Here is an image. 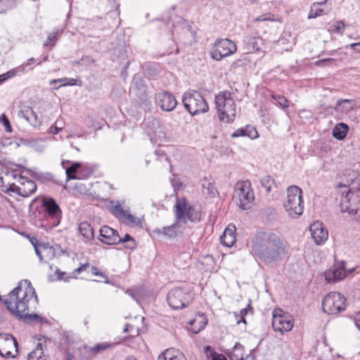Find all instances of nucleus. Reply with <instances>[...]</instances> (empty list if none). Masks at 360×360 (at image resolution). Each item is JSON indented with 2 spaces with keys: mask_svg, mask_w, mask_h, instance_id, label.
<instances>
[{
  "mask_svg": "<svg viewBox=\"0 0 360 360\" xmlns=\"http://www.w3.org/2000/svg\"><path fill=\"white\" fill-rule=\"evenodd\" d=\"M1 300L13 315L27 323L34 321L41 323L43 318L37 314H30V307L35 306L37 296L30 281H20L8 296Z\"/></svg>",
  "mask_w": 360,
  "mask_h": 360,
  "instance_id": "1",
  "label": "nucleus"
},
{
  "mask_svg": "<svg viewBox=\"0 0 360 360\" xmlns=\"http://www.w3.org/2000/svg\"><path fill=\"white\" fill-rule=\"evenodd\" d=\"M251 243V252L266 264L281 262L288 252L286 243L273 231H257Z\"/></svg>",
  "mask_w": 360,
  "mask_h": 360,
  "instance_id": "2",
  "label": "nucleus"
},
{
  "mask_svg": "<svg viewBox=\"0 0 360 360\" xmlns=\"http://www.w3.org/2000/svg\"><path fill=\"white\" fill-rule=\"evenodd\" d=\"M174 208L176 223L165 226L162 229L155 230V232L162 234L167 238H173L176 236V228L179 224H186L187 221L197 222L200 220L199 212L195 211L194 207L190 205L184 198L177 199Z\"/></svg>",
  "mask_w": 360,
  "mask_h": 360,
  "instance_id": "3",
  "label": "nucleus"
},
{
  "mask_svg": "<svg viewBox=\"0 0 360 360\" xmlns=\"http://www.w3.org/2000/svg\"><path fill=\"white\" fill-rule=\"evenodd\" d=\"M214 101L219 120L225 123L232 122L236 115V105L231 93L229 91H220Z\"/></svg>",
  "mask_w": 360,
  "mask_h": 360,
  "instance_id": "4",
  "label": "nucleus"
},
{
  "mask_svg": "<svg viewBox=\"0 0 360 360\" xmlns=\"http://www.w3.org/2000/svg\"><path fill=\"white\" fill-rule=\"evenodd\" d=\"M302 193L301 188L297 186H290L287 189V199L283 206L288 216L292 218H297L303 213Z\"/></svg>",
  "mask_w": 360,
  "mask_h": 360,
  "instance_id": "5",
  "label": "nucleus"
},
{
  "mask_svg": "<svg viewBox=\"0 0 360 360\" xmlns=\"http://www.w3.org/2000/svg\"><path fill=\"white\" fill-rule=\"evenodd\" d=\"M182 103L191 115L205 113L209 110V105L205 99L195 90L185 92L182 96Z\"/></svg>",
  "mask_w": 360,
  "mask_h": 360,
  "instance_id": "6",
  "label": "nucleus"
},
{
  "mask_svg": "<svg viewBox=\"0 0 360 360\" xmlns=\"http://www.w3.org/2000/svg\"><path fill=\"white\" fill-rule=\"evenodd\" d=\"M340 195V207L342 212L355 215L360 210V188L336 191Z\"/></svg>",
  "mask_w": 360,
  "mask_h": 360,
  "instance_id": "7",
  "label": "nucleus"
},
{
  "mask_svg": "<svg viewBox=\"0 0 360 360\" xmlns=\"http://www.w3.org/2000/svg\"><path fill=\"white\" fill-rule=\"evenodd\" d=\"M233 198L238 206L243 210L250 209L253 205L255 195L250 181L238 182L234 189Z\"/></svg>",
  "mask_w": 360,
  "mask_h": 360,
  "instance_id": "8",
  "label": "nucleus"
},
{
  "mask_svg": "<svg viewBox=\"0 0 360 360\" xmlns=\"http://www.w3.org/2000/svg\"><path fill=\"white\" fill-rule=\"evenodd\" d=\"M236 51L237 46L233 41L229 39H217L210 51V55L213 60L220 61Z\"/></svg>",
  "mask_w": 360,
  "mask_h": 360,
  "instance_id": "9",
  "label": "nucleus"
},
{
  "mask_svg": "<svg viewBox=\"0 0 360 360\" xmlns=\"http://www.w3.org/2000/svg\"><path fill=\"white\" fill-rule=\"evenodd\" d=\"M193 294L188 289L175 288L167 294V302L174 309H181L187 307L193 300Z\"/></svg>",
  "mask_w": 360,
  "mask_h": 360,
  "instance_id": "10",
  "label": "nucleus"
},
{
  "mask_svg": "<svg viewBox=\"0 0 360 360\" xmlns=\"http://www.w3.org/2000/svg\"><path fill=\"white\" fill-rule=\"evenodd\" d=\"M346 298L339 292H330L322 300V308L325 313L337 314L346 308Z\"/></svg>",
  "mask_w": 360,
  "mask_h": 360,
  "instance_id": "11",
  "label": "nucleus"
},
{
  "mask_svg": "<svg viewBox=\"0 0 360 360\" xmlns=\"http://www.w3.org/2000/svg\"><path fill=\"white\" fill-rule=\"evenodd\" d=\"M271 324L275 331L283 334L292 330L294 326V319L289 314L282 312L281 309H275L273 311Z\"/></svg>",
  "mask_w": 360,
  "mask_h": 360,
  "instance_id": "12",
  "label": "nucleus"
},
{
  "mask_svg": "<svg viewBox=\"0 0 360 360\" xmlns=\"http://www.w3.org/2000/svg\"><path fill=\"white\" fill-rule=\"evenodd\" d=\"M7 176H11L13 179L18 177L19 185H15V193L27 198L33 194L37 190V185L32 180L27 179L22 175H18L15 172H6Z\"/></svg>",
  "mask_w": 360,
  "mask_h": 360,
  "instance_id": "13",
  "label": "nucleus"
},
{
  "mask_svg": "<svg viewBox=\"0 0 360 360\" xmlns=\"http://www.w3.org/2000/svg\"><path fill=\"white\" fill-rule=\"evenodd\" d=\"M18 354V342L9 333H0V355L5 358H14Z\"/></svg>",
  "mask_w": 360,
  "mask_h": 360,
  "instance_id": "14",
  "label": "nucleus"
},
{
  "mask_svg": "<svg viewBox=\"0 0 360 360\" xmlns=\"http://www.w3.org/2000/svg\"><path fill=\"white\" fill-rule=\"evenodd\" d=\"M360 188V174L357 171L347 169L344 172V177L336 186V191L341 189L353 190Z\"/></svg>",
  "mask_w": 360,
  "mask_h": 360,
  "instance_id": "15",
  "label": "nucleus"
},
{
  "mask_svg": "<svg viewBox=\"0 0 360 360\" xmlns=\"http://www.w3.org/2000/svg\"><path fill=\"white\" fill-rule=\"evenodd\" d=\"M41 204L49 217L53 220V226H58L61 218V210L56 200L52 198H44Z\"/></svg>",
  "mask_w": 360,
  "mask_h": 360,
  "instance_id": "16",
  "label": "nucleus"
},
{
  "mask_svg": "<svg viewBox=\"0 0 360 360\" xmlns=\"http://www.w3.org/2000/svg\"><path fill=\"white\" fill-rule=\"evenodd\" d=\"M156 101L160 108L167 112L172 111L177 104L175 97L167 91L158 93L156 95Z\"/></svg>",
  "mask_w": 360,
  "mask_h": 360,
  "instance_id": "17",
  "label": "nucleus"
},
{
  "mask_svg": "<svg viewBox=\"0 0 360 360\" xmlns=\"http://www.w3.org/2000/svg\"><path fill=\"white\" fill-rule=\"evenodd\" d=\"M345 262H336L331 268L325 272V278L328 282H337L345 278Z\"/></svg>",
  "mask_w": 360,
  "mask_h": 360,
  "instance_id": "18",
  "label": "nucleus"
},
{
  "mask_svg": "<svg viewBox=\"0 0 360 360\" xmlns=\"http://www.w3.org/2000/svg\"><path fill=\"white\" fill-rule=\"evenodd\" d=\"M245 49L248 53L262 52L264 54L268 52L263 39L261 37H249L245 40Z\"/></svg>",
  "mask_w": 360,
  "mask_h": 360,
  "instance_id": "19",
  "label": "nucleus"
},
{
  "mask_svg": "<svg viewBox=\"0 0 360 360\" xmlns=\"http://www.w3.org/2000/svg\"><path fill=\"white\" fill-rule=\"evenodd\" d=\"M311 237L317 245H321L328 239V233L321 221H316L309 226Z\"/></svg>",
  "mask_w": 360,
  "mask_h": 360,
  "instance_id": "20",
  "label": "nucleus"
},
{
  "mask_svg": "<svg viewBox=\"0 0 360 360\" xmlns=\"http://www.w3.org/2000/svg\"><path fill=\"white\" fill-rule=\"evenodd\" d=\"M100 237V240L105 244L115 245L120 243V236L117 231L108 226H103L101 228Z\"/></svg>",
  "mask_w": 360,
  "mask_h": 360,
  "instance_id": "21",
  "label": "nucleus"
},
{
  "mask_svg": "<svg viewBox=\"0 0 360 360\" xmlns=\"http://www.w3.org/2000/svg\"><path fill=\"white\" fill-rule=\"evenodd\" d=\"M112 213L127 225L134 226L139 222V220L128 211L124 210L120 205H117L112 208Z\"/></svg>",
  "mask_w": 360,
  "mask_h": 360,
  "instance_id": "22",
  "label": "nucleus"
},
{
  "mask_svg": "<svg viewBox=\"0 0 360 360\" xmlns=\"http://www.w3.org/2000/svg\"><path fill=\"white\" fill-rule=\"evenodd\" d=\"M46 346L44 342L37 343L34 349L30 352L27 360H50L49 356L46 354Z\"/></svg>",
  "mask_w": 360,
  "mask_h": 360,
  "instance_id": "23",
  "label": "nucleus"
},
{
  "mask_svg": "<svg viewBox=\"0 0 360 360\" xmlns=\"http://www.w3.org/2000/svg\"><path fill=\"white\" fill-rule=\"evenodd\" d=\"M236 227L234 225L229 224L224 230L222 236L220 237V241L222 245L226 247H232L236 243L235 236Z\"/></svg>",
  "mask_w": 360,
  "mask_h": 360,
  "instance_id": "24",
  "label": "nucleus"
},
{
  "mask_svg": "<svg viewBox=\"0 0 360 360\" xmlns=\"http://www.w3.org/2000/svg\"><path fill=\"white\" fill-rule=\"evenodd\" d=\"M18 116L25 119L34 127H39L41 124V121L38 119L36 112L29 107H26L18 112Z\"/></svg>",
  "mask_w": 360,
  "mask_h": 360,
  "instance_id": "25",
  "label": "nucleus"
},
{
  "mask_svg": "<svg viewBox=\"0 0 360 360\" xmlns=\"http://www.w3.org/2000/svg\"><path fill=\"white\" fill-rule=\"evenodd\" d=\"M30 242L33 245L35 253L39 257L40 262H43V255L44 252H52V247L44 243H39L37 238L27 236Z\"/></svg>",
  "mask_w": 360,
  "mask_h": 360,
  "instance_id": "26",
  "label": "nucleus"
},
{
  "mask_svg": "<svg viewBox=\"0 0 360 360\" xmlns=\"http://www.w3.org/2000/svg\"><path fill=\"white\" fill-rule=\"evenodd\" d=\"M158 360H186L185 356L178 349L170 348L162 352Z\"/></svg>",
  "mask_w": 360,
  "mask_h": 360,
  "instance_id": "27",
  "label": "nucleus"
},
{
  "mask_svg": "<svg viewBox=\"0 0 360 360\" xmlns=\"http://www.w3.org/2000/svg\"><path fill=\"white\" fill-rule=\"evenodd\" d=\"M327 1H328V0H325V1H322V2L314 3L311 5L310 11L309 12L308 18H309V19L315 18L316 17H319V16H321V15H326V14L329 13V12L332 9L331 6L328 8L326 10L320 8L319 7V6H320V5L326 4L327 3Z\"/></svg>",
  "mask_w": 360,
  "mask_h": 360,
  "instance_id": "28",
  "label": "nucleus"
},
{
  "mask_svg": "<svg viewBox=\"0 0 360 360\" xmlns=\"http://www.w3.org/2000/svg\"><path fill=\"white\" fill-rule=\"evenodd\" d=\"M259 134L255 128L248 125L245 128H240L236 130L231 135L232 137L248 136L251 139L258 137Z\"/></svg>",
  "mask_w": 360,
  "mask_h": 360,
  "instance_id": "29",
  "label": "nucleus"
},
{
  "mask_svg": "<svg viewBox=\"0 0 360 360\" xmlns=\"http://www.w3.org/2000/svg\"><path fill=\"white\" fill-rule=\"evenodd\" d=\"M81 167V165L79 162H75L72 164L69 167L65 169L67 180L82 179V172L79 170Z\"/></svg>",
  "mask_w": 360,
  "mask_h": 360,
  "instance_id": "30",
  "label": "nucleus"
},
{
  "mask_svg": "<svg viewBox=\"0 0 360 360\" xmlns=\"http://www.w3.org/2000/svg\"><path fill=\"white\" fill-rule=\"evenodd\" d=\"M80 234L85 238L91 240L94 238V230L89 223L82 221L78 227Z\"/></svg>",
  "mask_w": 360,
  "mask_h": 360,
  "instance_id": "31",
  "label": "nucleus"
},
{
  "mask_svg": "<svg viewBox=\"0 0 360 360\" xmlns=\"http://www.w3.org/2000/svg\"><path fill=\"white\" fill-rule=\"evenodd\" d=\"M348 129V126L346 124L339 123L334 127L333 135L335 139L342 140L345 138Z\"/></svg>",
  "mask_w": 360,
  "mask_h": 360,
  "instance_id": "32",
  "label": "nucleus"
},
{
  "mask_svg": "<svg viewBox=\"0 0 360 360\" xmlns=\"http://www.w3.org/2000/svg\"><path fill=\"white\" fill-rule=\"evenodd\" d=\"M335 110L340 113H347L352 110V101L348 99L338 101Z\"/></svg>",
  "mask_w": 360,
  "mask_h": 360,
  "instance_id": "33",
  "label": "nucleus"
},
{
  "mask_svg": "<svg viewBox=\"0 0 360 360\" xmlns=\"http://www.w3.org/2000/svg\"><path fill=\"white\" fill-rule=\"evenodd\" d=\"M76 82H77V80L75 79L63 77V78H60V79H52L51 81H50V85L52 86L53 84L59 83L60 85L58 86H54L52 88L53 89H58L61 86H65L67 85H70V86L75 85Z\"/></svg>",
  "mask_w": 360,
  "mask_h": 360,
  "instance_id": "34",
  "label": "nucleus"
},
{
  "mask_svg": "<svg viewBox=\"0 0 360 360\" xmlns=\"http://www.w3.org/2000/svg\"><path fill=\"white\" fill-rule=\"evenodd\" d=\"M243 350V346L236 343L230 353L229 357L231 360H244Z\"/></svg>",
  "mask_w": 360,
  "mask_h": 360,
  "instance_id": "35",
  "label": "nucleus"
},
{
  "mask_svg": "<svg viewBox=\"0 0 360 360\" xmlns=\"http://www.w3.org/2000/svg\"><path fill=\"white\" fill-rule=\"evenodd\" d=\"M113 345L114 344L108 342H101L93 347H90L91 348L89 349V350L91 353H94V356H96L98 354L102 353L104 351L107 350L108 349L112 347Z\"/></svg>",
  "mask_w": 360,
  "mask_h": 360,
  "instance_id": "36",
  "label": "nucleus"
},
{
  "mask_svg": "<svg viewBox=\"0 0 360 360\" xmlns=\"http://www.w3.org/2000/svg\"><path fill=\"white\" fill-rule=\"evenodd\" d=\"M202 186V193L206 195L214 197L217 192L214 184L211 182L207 181L206 179L203 181Z\"/></svg>",
  "mask_w": 360,
  "mask_h": 360,
  "instance_id": "37",
  "label": "nucleus"
},
{
  "mask_svg": "<svg viewBox=\"0 0 360 360\" xmlns=\"http://www.w3.org/2000/svg\"><path fill=\"white\" fill-rule=\"evenodd\" d=\"M262 186L266 190L267 193L271 191L272 186L275 184L274 179L269 175L264 176L261 180Z\"/></svg>",
  "mask_w": 360,
  "mask_h": 360,
  "instance_id": "38",
  "label": "nucleus"
},
{
  "mask_svg": "<svg viewBox=\"0 0 360 360\" xmlns=\"http://www.w3.org/2000/svg\"><path fill=\"white\" fill-rule=\"evenodd\" d=\"M120 243L124 244L125 248L130 250H133L136 247L135 240L128 233H126L123 238L120 237Z\"/></svg>",
  "mask_w": 360,
  "mask_h": 360,
  "instance_id": "39",
  "label": "nucleus"
},
{
  "mask_svg": "<svg viewBox=\"0 0 360 360\" xmlns=\"http://www.w3.org/2000/svg\"><path fill=\"white\" fill-rule=\"evenodd\" d=\"M91 347L88 346H84L83 348L79 349L80 352V357L82 360H89L93 358L94 356V353H91L89 350Z\"/></svg>",
  "mask_w": 360,
  "mask_h": 360,
  "instance_id": "40",
  "label": "nucleus"
},
{
  "mask_svg": "<svg viewBox=\"0 0 360 360\" xmlns=\"http://www.w3.org/2000/svg\"><path fill=\"white\" fill-rule=\"evenodd\" d=\"M345 25L342 21H338L335 24L333 25L331 27V31L335 33H341L342 34V32L345 29Z\"/></svg>",
  "mask_w": 360,
  "mask_h": 360,
  "instance_id": "41",
  "label": "nucleus"
},
{
  "mask_svg": "<svg viewBox=\"0 0 360 360\" xmlns=\"http://www.w3.org/2000/svg\"><path fill=\"white\" fill-rule=\"evenodd\" d=\"M272 98L276 100L278 104L280 106H281L284 108H288L289 106L288 101L284 96H272Z\"/></svg>",
  "mask_w": 360,
  "mask_h": 360,
  "instance_id": "42",
  "label": "nucleus"
},
{
  "mask_svg": "<svg viewBox=\"0 0 360 360\" xmlns=\"http://www.w3.org/2000/svg\"><path fill=\"white\" fill-rule=\"evenodd\" d=\"M1 191L5 193H7L11 195V193H15V184H11L9 186L7 185H1L0 186Z\"/></svg>",
  "mask_w": 360,
  "mask_h": 360,
  "instance_id": "43",
  "label": "nucleus"
},
{
  "mask_svg": "<svg viewBox=\"0 0 360 360\" xmlns=\"http://www.w3.org/2000/svg\"><path fill=\"white\" fill-rule=\"evenodd\" d=\"M0 122L3 124L5 127L6 131L8 132H11L12 127L10 124V122L5 114H2L0 115Z\"/></svg>",
  "mask_w": 360,
  "mask_h": 360,
  "instance_id": "44",
  "label": "nucleus"
},
{
  "mask_svg": "<svg viewBox=\"0 0 360 360\" xmlns=\"http://www.w3.org/2000/svg\"><path fill=\"white\" fill-rule=\"evenodd\" d=\"M63 129L62 126H58V121L57 120L50 128L49 132L53 134H57Z\"/></svg>",
  "mask_w": 360,
  "mask_h": 360,
  "instance_id": "45",
  "label": "nucleus"
},
{
  "mask_svg": "<svg viewBox=\"0 0 360 360\" xmlns=\"http://www.w3.org/2000/svg\"><path fill=\"white\" fill-rule=\"evenodd\" d=\"M9 0H0V13H5L8 8Z\"/></svg>",
  "mask_w": 360,
  "mask_h": 360,
  "instance_id": "46",
  "label": "nucleus"
},
{
  "mask_svg": "<svg viewBox=\"0 0 360 360\" xmlns=\"http://www.w3.org/2000/svg\"><path fill=\"white\" fill-rule=\"evenodd\" d=\"M91 272L95 276H100L102 278H104L105 279V283H109V281L108 280V277L104 274H103L102 272L99 271L98 269L96 267L93 266L91 268Z\"/></svg>",
  "mask_w": 360,
  "mask_h": 360,
  "instance_id": "47",
  "label": "nucleus"
},
{
  "mask_svg": "<svg viewBox=\"0 0 360 360\" xmlns=\"http://www.w3.org/2000/svg\"><path fill=\"white\" fill-rule=\"evenodd\" d=\"M274 15L270 13L262 15L255 19L256 21L274 20Z\"/></svg>",
  "mask_w": 360,
  "mask_h": 360,
  "instance_id": "48",
  "label": "nucleus"
},
{
  "mask_svg": "<svg viewBox=\"0 0 360 360\" xmlns=\"http://www.w3.org/2000/svg\"><path fill=\"white\" fill-rule=\"evenodd\" d=\"M57 32H53L51 34H50L46 39V41L44 42V46H49L53 41L56 40V35H57Z\"/></svg>",
  "mask_w": 360,
  "mask_h": 360,
  "instance_id": "49",
  "label": "nucleus"
},
{
  "mask_svg": "<svg viewBox=\"0 0 360 360\" xmlns=\"http://www.w3.org/2000/svg\"><path fill=\"white\" fill-rule=\"evenodd\" d=\"M15 75L16 71L15 69L11 70L4 74H2L3 77H5V81L9 78L13 77Z\"/></svg>",
  "mask_w": 360,
  "mask_h": 360,
  "instance_id": "50",
  "label": "nucleus"
},
{
  "mask_svg": "<svg viewBox=\"0 0 360 360\" xmlns=\"http://www.w3.org/2000/svg\"><path fill=\"white\" fill-rule=\"evenodd\" d=\"M244 64L243 63V60H241V59H238L237 60H236L232 65H231V68L233 69H236L241 65H243Z\"/></svg>",
  "mask_w": 360,
  "mask_h": 360,
  "instance_id": "51",
  "label": "nucleus"
},
{
  "mask_svg": "<svg viewBox=\"0 0 360 360\" xmlns=\"http://www.w3.org/2000/svg\"><path fill=\"white\" fill-rule=\"evenodd\" d=\"M354 321L357 328L360 330V311L355 315Z\"/></svg>",
  "mask_w": 360,
  "mask_h": 360,
  "instance_id": "52",
  "label": "nucleus"
},
{
  "mask_svg": "<svg viewBox=\"0 0 360 360\" xmlns=\"http://www.w3.org/2000/svg\"><path fill=\"white\" fill-rule=\"evenodd\" d=\"M89 266V264H82L79 267H78L77 269H76L75 270V272H77V274H79L81 273L82 271L85 270L87 267Z\"/></svg>",
  "mask_w": 360,
  "mask_h": 360,
  "instance_id": "53",
  "label": "nucleus"
},
{
  "mask_svg": "<svg viewBox=\"0 0 360 360\" xmlns=\"http://www.w3.org/2000/svg\"><path fill=\"white\" fill-rule=\"evenodd\" d=\"M349 47L352 49H355L360 51V49H358L359 47H360V42L351 44L349 45Z\"/></svg>",
  "mask_w": 360,
  "mask_h": 360,
  "instance_id": "54",
  "label": "nucleus"
},
{
  "mask_svg": "<svg viewBox=\"0 0 360 360\" xmlns=\"http://www.w3.org/2000/svg\"><path fill=\"white\" fill-rule=\"evenodd\" d=\"M212 360H226L225 357L222 355H214L212 356Z\"/></svg>",
  "mask_w": 360,
  "mask_h": 360,
  "instance_id": "55",
  "label": "nucleus"
},
{
  "mask_svg": "<svg viewBox=\"0 0 360 360\" xmlns=\"http://www.w3.org/2000/svg\"><path fill=\"white\" fill-rule=\"evenodd\" d=\"M128 295H129L132 298L134 299H136V293L134 290H127V292H126Z\"/></svg>",
  "mask_w": 360,
  "mask_h": 360,
  "instance_id": "56",
  "label": "nucleus"
},
{
  "mask_svg": "<svg viewBox=\"0 0 360 360\" xmlns=\"http://www.w3.org/2000/svg\"><path fill=\"white\" fill-rule=\"evenodd\" d=\"M205 325V323H202V325H201V326H200L198 329H196V330H195V329H194V328H193V329L192 330L193 333H195V334H196V333H198L200 330H201L202 329H203V328H204Z\"/></svg>",
  "mask_w": 360,
  "mask_h": 360,
  "instance_id": "57",
  "label": "nucleus"
},
{
  "mask_svg": "<svg viewBox=\"0 0 360 360\" xmlns=\"http://www.w3.org/2000/svg\"><path fill=\"white\" fill-rule=\"evenodd\" d=\"M42 255H43V258H44V257L48 256V255H51L50 258H51V257H53V255H54L53 250L52 249V252H43V253H42Z\"/></svg>",
  "mask_w": 360,
  "mask_h": 360,
  "instance_id": "58",
  "label": "nucleus"
},
{
  "mask_svg": "<svg viewBox=\"0 0 360 360\" xmlns=\"http://www.w3.org/2000/svg\"><path fill=\"white\" fill-rule=\"evenodd\" d=\"M331 59H324V60H320L316 62L317 65H320L321 64L330 61Z\"/></svg>",
  "mask_w": 360,
  "mask_h": 360,
  "instance_id": "59",
  "label": "nucleus"
},
{
  "mask_svg": "<svg viewBox=\"0 0 360 360\" xmlns=\"http://www.w3.org/2000/svg\"><path fill=\"white\" fill-rule=\"evenodd\" d=\"M32 61H34V58H30V59L27 60V63H25L23 65H30V63H32Z\"/></svg>",
  "mask_w": 360,
  "mask_h": 360,
  "instance_id": "60",
  "label": "nucleus"
},
{
  "mask_svg": "<svg viewBox=\"0 0 360 360\" xmlns=\"http://www.w3.org/2000/svg\"><path fill=\"white\" fill-rule=\"evenodd\" d=\"M32 61H34V58H30V59L27 60V63H25L23 65H30V63H32Z\"/></svg>",
  "mask_w": 360,
  "mask_h": 360,
  "instance_id": "61",
  "label": "nucleus"
},
{
  "mask_svg": "<svg viewBox=\"0 0 360 360\" xmlns=\"http://www.w3.org/2000/svg\"><path fill=\"white\" fill-rule=\"evenodd\" d=\"M240 314H242V316H244L247 314V309H243L240 311Z\"/></svg>",
  "mask_w": 360,
  "mask_h": 360,
  "instance_id": "62",
  "label": "nucleus"
},
{
  "mask_svg": "<svg viewBox=\"0 0 360 360\" xmlns=\"http://www.w3.org/2000/svg\"><path fill=\"white\" fill-rule=\"evenodd\" d=\"M92 174V171H88L87 174L84 176V178L89 177Z\"/></svg>",
  "mask_w": 360,
  "mask_h": 360,
  "instance_id": "63",
  "label": "nucleus"
},
{
  "mask_svg": "<svg viewBox=\"0 0 360 360\" xmlns=\"http://www.w3.org/2000/svg\"><path fill=\"white\" fill-rule=\"evenodd\" d=\"M125 360H136V359L132 356H129V357H127Z\"/></svg>",
  "mask_w": 360,
  "mask_h": 360,
  "instance_id": "64",
  "label": "nucleus"
}]
</instances>
